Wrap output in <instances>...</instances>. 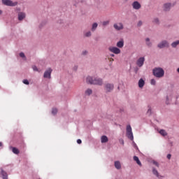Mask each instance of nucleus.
Listing matches in <instances>:
<instances>
[{
	"label": "nucleus",
	"mask_w": 179,
	"mask_h": 179,
	"mask_svg": "<svg viewBox=\"0 0 179 179\" xmlns=\"http://www.w3.org/2000/svg\"><path fill=\"white\" fill-rule=\"evenodd\" d=\"M87 83H90V85H98L99 86H101V85H103V80H101V78L88 76L87 78Z\"/></svg>",
	"instance_id": "nucleus-1"
},
{
	"label": "nucleus",
	"mask_w": 179,
	"mask_h": 179,
	"mask_svg": "<svg viewBox=\"0 0 179 179\" xmlns=\"http://www.w3.org/2000/svg\"><path fill=\"white\" fill-rule=\"evenodd\" d=\"M153 75L156 78H163L164 76V70L162 68H155L153 69Z\"/></svg>",
	"instance_id": "nucleus-2"
},
{
	"label": "nucleus",
	"mask_w": 179,
	"mask_h": 179,
	"mask_svg": "<svg viewBox=\"0 0 179 179\" xmlns=\"http://www.w3.org/2000/svg\"><path fill=\"white\" fill-rule=\"evenodd\" d=\"M127 136L130 141H134V134L132 133L131 125H127Z\"/></svg>",
	"instance_id": "nucleus-3"
},
{
	"label": "nucleus",
	"mask_w": 179,
	"mask_h": 179,
	"mask_svg": "<svg viewBox=\"0 0 179 179\" xmlns=\"http://www.w3.org/2000/svg\"><path fill=\"white\" fill-rule=\"evenodd\" d=\"M2 3L6 6H16L17 5V1L13 2L11 0H2Z\"/></svg>",
	"instance_id": "nucleus-4"
},
{
	"label": "nucleus",
	"mask_w": 179,
	"mask_h": 179,
	"mask_svg": "<svg viewBox=\"0 0 179 179\" xmlns=\"http://www.w3.org/2000/svg\"><path fill=\"white\" fill-rule=\"evenodd\" d=\"M104 89H105L106 93H110V92H113V90H114V85L107 83L105 85Z\"/></svg>",
	"instance_id": "nucleus-5"
},
{
	"label": "nucleus",
	"mask_w": 179,
	"mask_h": 179,
	"mask_svg": "<svg viewBox=\"0 0 179 179\" xmlns=\"http://www.w3.org/2000/svg\"><path fill=\"white\" fill-rule=\"evenodd\" d=\"M51 73H52V69L49 68L45 71L43 78L46 79H51Z\"/></svg>",
	"instance_id": "nucleus-6"
},
{
	"label": "nucleus",
	"mask_w": 179,
	"mask_h": 179,
	"mask_svg": "<svg viewBox=\"0 0 179 179\" xmlns=\"http://www.w3.org/2000/svg\"><path fill=\"white\" fill-rule=\"evenodd\" d=\"M108 50L110 52H113V54H116V55L121 54V50H120V48L117 47L111 46V47H109Z\"/></svg>",
	"instance_id": "nucleus-7"
},
{
	"label": "nucleus",
	"mask_w": 179,
	"mask_h": 179,
	"mask_svg": "<svg viewBox=\"0 0 179 179\" xmlns=\"http://www.w3.org/2000/svg\"><path fill=\"white\" fill-rule=\"evenodd\" d=\"M137 66H138V68H142V66H143V64H145V57H139L136 62Z\"/></svg>",
	"instance_id": "nucleus-8"
},
{
	"label": "nucleus",
	"mask_w": 179,
	"mask_h": 179,
	"mask_svg": "<svg viewBox=\"0 0 179 179\" xmlns=\"http://www.w3.org/2000/svg\"><path fill=\"white\" fill-rule=\"evenodd\" d=\"M157 47L158 48H166V47H169V42L167 41H162L158 44Z\"/></svg>",
	"instance_id": "nucleus-9"
},
{
	"label": "nucleus",
	"mask_w": 179,
	"mask_h": 179,
	"mask_svg": "<svg viewBox=\"0 0 179 179\" xmlns=\"http://www.w3.org/2000/svg\"><path fill=\"white\" fill-rule=\"evenodd\" d=\"M133 9H135L136 10H139L141 8H142V6L140 4L138 1H134L132 3Z\"/></svg>",
	"instance_id": "nucleus-10"
},
{
	"label": "nucleus",
	"mask_w": 179,
	"mask_h": 179,
	"mask_svg": "<svg viewBox=\"0 0 179 179\" xmlns=\"http://www.w3.org/2000/svg\"><path fill=\"white\" fill-rule=\"evenodd\" d=\"M113 27H114V29H115V30H122V29H124V25L121 22L117 24H114Z\"/></svg>",
	"instance_id": "nucleus-11"
},
{
	"label": "nucleus",
	"mask_w": 179,
	"mask_h": 179,
	"mask_svg": "<svg viewBox=\"0 0 179 179\" xmlns=\"http://www.w3.org/2000/svg\"><path fill=\"white\" fill-rule=\"evenodd\" d=\"M163 8H164V10H165L166 12L170 10V9L171 8V3H164Z\"/></svg>",
	"instance_id": "nucleus-12"
},
{
	"label": "nucleus",
	"mask_w": 179,
	"mask_h": 179,
	"mask_svg": "<svg viewBox=\"0 0 179 179\" xmlns=\"http://www.w3.org/2000/svg\"><path fill=\"white\" fill-rule=\"evenodd\" d=\"M26 17V13L23 12L18 13V20L22 21Z\"/></svg>",
	"instance_id": "nucleus-13"
},
{
	"label": "nucleus",
	"mask_w": 179,
	"mask_h": 179,
	"mask_svg": "<svg viewBox=\"0 0 179 179\" xmlns=\"http://www.w3.org/2000/svg\"><path fill=\"white\" fill-rule=\"evenodd\" d=\"M1 174L3 177V179H8V173L2 169H1Z\"/></svg>",
	"instance_id": "nucleus-14"
},
{
	"label": "nucleus",
	"mask_w": 179,
	"mask_h": 179,
	"mask_svg": "<svg viewBox=\"0 0 179 179\" xmlns=\"http://www.w3.org/2000/svg\"><path fill=\"white\" fill-rule=\"evenodd\" d=\"M101 143H106V142H108V138L106 136H102L101 138Z\"/></svg>",
	"instance_id": "nucleus-15"
},
{
	"label": "nucleus",
	"mask_w": 179,
	"mask_h": 179,
	"mask_svg": "<svg viewBox=\"0 0 179 179\" xmlns=\"http://www.w3.org/2000/svg\"><path fill=\"white\" fill-rule=\"evenodd\" d=\"M145 86V80L141 78L138 81V87L142 89Z\"/></svg>",
	"instance_id": "nucleus-16"
},
{
	"label": "nucleus",
	"mask_w": 179,
	"mask_h": 179,
	"mask_svg": "<svg viewBox=\"0 0 179 179\" xmlns=\"http://www.w3.org/2000/svg\"><path fill=\"white\" fill-rule=\"evenodd\" d=\"M116 45L118 48H122V47H124V41L122 40L118 41Z\"/></svg>",
	"instance_id": "nucleus-17"
},
{
	"label": "nucleus",
	"mask_w": 179,
	"mask_h": 179,
	"mask_svg": "<svg viewBox=\"0 0 179 179\" xmlns=\"http://www.w3.org/2000/svg\"><path fill=\"white\" fill-rule=\"evenodd\" d=\"M115 167L117 170H120L121 169V163L119 161L115 162Z\"/></svg>",
	"instance_id": "nucleus-18"
},
{
	"label": "nucleus",
	"mask_w": 179,
	"mask_h": 179,
	"mask_svg": "<svg viewBox=\"0 0 179 179\" xmlns=\"http://www.w3.org/2000/svg\"><path fill=\"white\" fill-rule=\"evenodd\" d=\"M134 162H136V163H137V164H138V166H142V163H141V161L139 160V157H138L137 156H134Z\"/></svg>",
	"instance_id": "nucleus-19"
},
{
	"label": "nucleus",
	"mask_w": 179,
	"mask_h": 179,
	"mask_svg": "<svg viewBox=\"0 0 179 179\" xmlns=\"http://www.w3.org/2000/svg\"><path fill=\"white\" fill-rule=\"evenodd\" d=\"M12 152L13 153H14L15 155H19V153H20V152L19 151V149L15 148V147H13L12 148Z\"/></svg>",
	"instance_id": "nucleus-20"
},
{
	"label": "nucleus",
	"mask_w": 179,
	"mask_h": 179,
	"mask_svg": "<svg viewBox=\"0 0 179 179\" xmlns=\"http://www.w3.org/2000/svg\"><path fill=\"white\" fill-rule=\"evenodd\" d=\"M152 173L155 176H156L158 178H160L162 177L160 175H159V172L155 169H152Z\"/></svg>",
	"instance_id": "nucleus-21"
},
{
	"label": "nucleus",
	"mask_w": 179,
	"mask_h": 179,
	"mask_svg": "<svg viewBox=\"0 0 179 179\" xmlns=\"http://www.w3.org/2000/svg\"><path fill=\"white\" fill-rule=\"evenodd\" d=\"M97 26H99V24H97V22H94L93 24H92V31H94L96 29H97Z\"/></svg>",
	"instance_id": "nucleus-22"
},
{
	"label": "nucleus",
	"mask_w": 179,
	"mask_h": 179,
	"mask_svg": "<svg viewBox=\"0 0 179 179\" xmlns=\"http://www.w3.org/2000/svg\"><path fill=\"white\" fill-rule=\"evenodd\" d=\"M159 134L160 135H162V136H167V132H166V130L164 129H161Z\"/></svg>",
	"instance_id": "nucleus-23"
},
{
	"label": "nucleus",
	"mask_w": 179,
	"mask_h": 179,
	"mask_svg": "<svg viewBox=\"0 0 179 179\" xmlns=\"http://www.w3.org/2000/svg\"><path fill=\"white\" fill-rule=\"evenodd\" d=\"M92 93H93V91L91 90V89H87L86 91H85V94L87 96H90V94H92Z\"/></svg>",
	"instance_id": "nucleus-24"
},
{
	"label": "nucleus",
	"mask_w": 179,
	"mask_h": 179,
	"mask_svg": "<svg viewBox=\"0 0 179 179\" xmlns=\"http://www.w3.org/2000/svg\"><path fill=\"white\" fill-rule=\"evenodd\" d=\"M146 44L148 47H152V43H150V39L149 38H147L145 39Z\"/></svg>",
	"instance_id": "nucleus-25"
},
{
	"label": "nucleus",
	"mask_w": 179,
	"mask_h": 179,
	"mask_svg": "<svg viewBox=\"0 0 179 179\" xmlns=\"http://www.w3.org/2000/svg\"><path fill=\"white\" fill-rule=\"evenodd\" d=\"M179 44V41H176L173 43H172L171 45L173 48H176V47H177Z\"/></svg>",
	"instance_id": "nucleus-26"
},
{
	"label": "nucleus",
	"mask_w": 179,
	"mask_h": 179,
	"mask_svg": "<svg viewBox=\"0 0 179 179\" xmlns=\"http://www.w3.org/2000/svg\"><path fill=\"white\" fill-rule=\"evenodd\" d=\"M57 113H58V110L57 108H53L52 110V114H53V115H55V114H57Z\"/></svg>",
	"instance_id": "nucleus-27"
},
{
	"label": "nucleus",
	"mask_w": 179,
	"mask_h": 179,
	"mask_svg": "<svg viewBox=\"0 0 179 179\" xmlns=\"http://www.w3.org/2000/svg\"><path fill=\"white\" fill-rule=\"evenodd\" d=\"M110 24V21H103L102 22L103 26H107Z\"/></svg>",
	"instance_id": "nucleus-28"
},
{
	"label": "nucleus",
	"mask_w": 179,
	"mask_h": 179,
	"mask_svg": "<svg viewBox=\"0 0 179 179\" xmlns=\"http://www.w3.org/2000/svg\"><path fill=\"white\" fill-rule=\"evenodd\" d=\"M85 37H90V36H92V32L88 31L85 34Z\"/></svg>",
	"instance_id": "nucleus-29"
},
{
	"label": "nucleus",
	"mask_w": 179,
	"mask_h": 179,
	"mask_svg": "<svg viewBox=\"0 0 179 179\" xmlns=\"http://www.w3.org/2000/svg\"><path fill=\"white\" fill-rule=\"evenodd\" d=\"M147 114H148L149 115H150V114H152V108H149L148 111H147Z\"/></svg>",
	"instance_id": "nucleus-30"
},
{
	"label": "nucleus",
	"mask_w": 179,
	"mask_h": 179,
	"mask_svg": "<svg viewBox=\"0 0 179 179\" xmlns=\"http://www.w3.org/2000/svg\"><path fill=\"white\" fill-rule=\"evenodd\" d=\"M150 83L151 85H156V80L155 79H152Z\"/></svg>",
	"instance_id": "nucleus-31"
},
{
	"label": "nucleus",
	"mask_w": 179,
	"mask_h": 179,
	"mask_svg": "<svg viewBox=\"0 0 179 179\" xmlns=\"http://www.w3.org/2000/svg\"><path fill=\"white\" fill-rule=\"evenodd\" d=\"M20 57H21V58H24V57H25L24 53L20 52Z\"/></svg>",
	"instance_id": "nucleus-32"
},
{
	"label": "nucleus",
	"mask_w": 179,
	"mask_h": 179,
	"mask_svg": "<svg viewBox=\"0 0 179 179\" xmlns=\"http://www.w3.org/2000/svg\"><path fill=\"white\" fill-rule=\"evenodd\" d=\"M32 69H34V71H36V72L38 71V69H37V66H34L32 67Z\"/></svg>",
	"instance_id": "nucleus-33"
},
{
	"label": "nucleus",
	"mask_w": 179,
	"mask_h": 179,
	"mask_svg": "<svg viewBox=\"0 0 179 179\" xmlns=\"http://www.w3.org/2000/svg\"><path fill=\"white\" fill-rule=\"evenodd\" d=\"M23 83H24V85H29V80H23Z\"/></svg>",
	"instance_id": "nucleus-34"
},
{
	"label": "nucleus",
	"mask_w": 179,
	"mask_h": 179,
	"mask_svg": "<svg viewBox=\"0 0 179 179\" xmlns=\"http://www.w3.org/2000/svg\"><path fill=\"white\" fill-rule=\"evenodd\" d=\"M153 164H155V166L157 167H159V163H157V162L153 161Z\"/></svg>",
	"instance_id": "nucleus-35"
},
{
	"label": "nucleus",
	"mask_w": 179,
	"mask_h": 179,
	"mask_svg": "<svg viewBox=\"0 0 179 179\" xmlns=\"http://www.w3.org/2000/svg\"><path fill=\"white\" fill-rule=\"evenodd\" d=\"M137 26H138V27H141V26H142V21H139L137 24Z\"/></svg>",
	"instance_id": "nucleus-36"
},
{
	"label": "nucleus",
	"mask_w": 179,
	"mask_h": 179,
	"mask_svg": "<svg viewBox=\"0 0 179 179\" xmlns=\"http://www.w3.org/2000/svg\"><path fill=\"white\" fill-rule=\"evenodd\" d=\"M77 143H78V145H80V143H82V140L78 139L77 140Z\"/></svg>",
	"instance_id": "nucleus-37"
},
{
	"label": "nucleus",
	"mask_w": 179,
	"mask_h": 179,
	"mask_svg": "<svg viewBox=\"0 0 179 179\" xmlns=\"http://www.w3.org/2000/svg\"><path fill=\"white\" fill-rule=\"evenodd\" d=\"M167 159H169V160H170V159H171V155L170 154L167 155Z\"/></svg>",
	"instance_id": "nucleus-38"
},
{
	"label": "nucleus",
	"mask_w": 179,
	"mask_h": 179,
	"mask_svg": "<svg viewBox=\"0 0 179 179\" xmlns=\"http://www.w3.org/2000/svg\"><path fill=\"white\" fill-rule=\"evenodd\" d=\"M155 23H159V19L156 18L154 20Z\"/></svg>",
	"instance_id": "nucleus-39"
},
{
	"label": "nucleus",
	"mask_w": 179,
	"mask_h": 179,
	"mask_svg": "<svg viewBox=\"0 0 179 179\" xmlns=\"http://www.w3.org/2000/svg\"><path fill=\"white\" fill-rule=\"evenodd\" d=\"M83 55H86V54H87V51L83 52Z\"/></svg>",
	"instance_id": "nucleus-40"
},
{
	"label": "nucleus",
	"mask_w": 179,
	"mask_h": 179,
	"mask_svg": "<svg viewBox=\"0 0 179 179\" xmlns=\"http://www.w3.org/2000/svg\"><path fill=\"white\" fill-rule=\"evenodd\" d=\"M109 61H110V62H113V61H114V59H113V58H109Z\"/></svg>",
	"instance_id": "nucleus-41"
},
{
	"label": "nucleus",
	"mask_w": 179,
	"mask_h": 179,
	"mask_svg": "<svg viewBox=\"0 0 179 179\" xmlns=\"http://www.w3.org/2000/svg\"><path fill=\"white\" fill-rule=\"evenodd\" d=\"M166 104H169V96H166Z\"/></svg>",
	"instance_id": "nucleus-42"
},
{
	"label": "nucleus",
	"mask_w": 179,
	"mask_h": 179,
	"mask_svg": "<svg viewBox=\"0 0 179 179\" xmlns=\"http://www.w3.org/2000/svg\"><path fill=\"white\" fill-rule=\"evenodd\" d=\"M110 57H115L114 54H111Z\"/></svg>",
	"instance_id": "nucleus-43"
},
{
	"label": "nucleus",
	"mask_w": 179,
	"mask_h": 179,
	"mask_svg": "<svg viewBox=\"0 0 179 179\" xmlns=\"http://www.w3.org/2000/svg\"><path fill=\"white\" fill-rule=\"evenodd\" d=\"M0 15H2V10H0Z\"/></svg>",
	"instance_id": "nucleus-44"
},
{
	"label": "nucleus",
	"mask_w": 179,
	"mask_h": 179,
	"mask_svg": "<svg viewBox=\"0 0 179 179\" xmlns=\"http://www.w3.org/2000/svg\"><path fill=\"white\" fill-rule=\"evenodd\" d=\"M122 145H124V141L123 140H122Z\"/></svg>",
	"instance_id": "nucleus-45"
},
{
	"label": "nucleus",
	"mask_w": 179,
	"mask_h": 179,
	"mask_svg": "<svg viewBox=\"0 0 179 179\" xmlns=\"http://www.w3.org/2000/svg\"><path fill=\"white\" fill-rule=\"evenodd\" d=\"M177 72H178V73H179V68L177 69Z\"/></svg>",
	"instance_id": "nucleus-46"
},
{
	"label": "nucleus",
	"mask_w": 179,
	"mask_h": 179,
	"mask_svg": "<svg viewBox=\"0 0 179 179\" xmlns=\"http://www.w3.org/2000/svg\"><path fill=\"white\" fill-rule=\"evenodd\" d=\"M0 146H2V143L1 142H0Z\"/></svg>",
	"instance_id": "nucleus-47"
},
{
	"label": "nucleus",
	"mask_w": 179,
	"mask_h": 179,
	"mask_svg": "<svg viewBox=\"0 0 179 179\" xmlns=\"http://www.w3.org/2000/svg\"><path fill=\"white\" fill-rule=\"evenodd\" d=\"M124 2H127L128 1V0H124Z\"/></svg>",
	"instance_id": "nucleus-48"
}]
</instances>
